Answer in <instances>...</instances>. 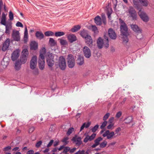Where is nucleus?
<instances>
[{
    "instance_id": "obj_1",
    "label": "nucleus",
    "mask_w": 154,
    "mask_h": 154,
    "mask_svg": "<svg viewBox=\"0 0 154 154\" xmlns=\"http://www.w3.org/2000/svg\"><path fill=\"white\" fill-rule=\"evenodd\" d=\"M119 22L121 25V32L122 35V40L124 43H126L128 41V28L125 23L122 20L119 19Z\"/></svg>"
},
{
    "instance_id": "obj_2",
    "label": "nucleus",
    "mask_w": 154,
    "mask_h": 154,
    "mask_svg": "<svg viewBox=\"0 0 154 154\" xmlns=\"http://www.w3.org/2000/svg\"><path fill=\"white\" fill-rule=\"evenodd\" d=\"M104 39H103L99 37L97 39V43L98 48H102L103 46L107 48L109 46V42L108 37L105 35H104Z\"/></svg>"
},
{
    "instance_id": "obj_3",
    "label": "nucleus",
    "mask_w": 154,
    "mask_h": 154,
    "mask_svg": "<svg viewBox=\"0 0 154 154\" xmlns=\"http://www.w3.org/2000/svg\"><path fill=\"white\" fill-rule=\"evenodd\" d=\"M46 58L48 66L52 67L54 63V56L50 52H47L46 54Z\"/></svg>"
},
{
    "instance_id": "obj_4",
    "label": "nucleus",
    "mask_w": 154,
    "mask_h": 154,
    "mask_svg": "<svg viewBox=\"0 0 154 154\" xmlns=\"http://www.w3.org/2000/svg\"><path fill=\"white\" fill-rule=\"evenodd\" d=\"M68 66L70 68H73L75 64V60L73 55L72 54H69L67 58Z\"/></svg>"
},
{
    "instance_id": "obj_5",
    "label": "nucleus",
    "mask_w": 154,
    "mask_h": 154,
    "mask_svg": "<svg viewBox=\"0 0 154 154\" xmlns=\"http://www.w3.org/2000/svg\"><path fill=\"white\" fill-rule=\"evenodd\" d=\"M28 55V51L26 49H24L22 52V55L20 58V62L24 64L26 62Z\"/></svg>"
},
{
    "instance_id": "obj_6",
    "label": "nucleus",
    "mask_w": 154,
    "mask_h": 154,
    "mask_svg": "<svg viewBox=\"0 0 154 154\" xmlns=\"http://www.w3.org/2000/svg\"><path fill=\"white\" fill-rule=\"evenodd\" d=\"M58 65L60 68L62 70H64L66 67L65 60L63 56L60 57L58 61Z\"/></svg>"
},
{
    "instance_id": "obj_7",
    "label": "nucleus",
    "mask_w": 154,
    "mask_h": 154,
    "mask_svg": "<svg viewBox=\"0 0 154 154\" xmlns=\"http://www.w3.org/2000/svg\"><path fill=\"white\" fill-rule=\"evenodd\" d=\"M138 14L141 19L144 22H147L149 20V18L146 13L143 11L140 10Z\"/></svg>"
},
{
    "instance_id": "obj_8",
    "label": "nucleus",
    "mask_w": 154,
    "mask_h": 154,
    "mask_svg": "<svg viewBox=\"0 0 154 154\" xmlns=\"http://www.w3.org/2000/svg\"><path fill=\"white\" fill-rule=\"evenodd\" d=\"M84 55L85 57L87 58H89L91 56V52L90 49L87 46H85L83 49Z\"/></svg>"
},
{
    "instance_id": "obj_9",
    "label": "nucleus",
    "mask_w": 154,
    "mask_h": 154,
    "mask_svg": "<svg viewBox=\"0 0 154 154\" xmlns=\"http://www.w3.org/2000/svg\"><path fill=\"white\" fill-rule=\"evenodd\" d=\"M37 63V57L35 56H33L30 62V68L32 69H34L36 67Z\"/></svg>"
},
{
    "instance_id": "obj_10",
    "label": "nucleus",
    "mask_w": 154,
    "mask_h": 154,
    "mask_svg": "<svg viewBox=\"0 0 154 154\" xmlns=\"http://www.w3.org/2000/svg\"><path fill=\"white\" fill-rule=\"evenodd\" d=\"M12 37L14 41H18L20 40V36L19 32L18 31H13Z\"/></svg>"
},
{
    "instance_id": "obj_11",
    "label": "nucleus",
    "mask_w": 154,
    "mask_h": 154,
    "mask_svg": "<svg viewBox=\"0 0 154 154\" xmlns=\"http://www.w3.org/2000/svg\"><path fill=\"white\" fill-rule=\"evenodd\" d=\"M114 134V132H110L108 130L103 134V136L104 137H106L108 139H111L113 137Z\"/></svg>"
},
{
    "instance_id": "obj_12",
    "label": "nucleus",
    "mask_w": 154,
    "mask_h": 154,
    "mask_svg": "<svg viewBox=\"0 0 154 154\" xmlns=\"http://www.w3.org/2000/svg\"><path fill=\"white\" fill-rule=\"evenodd\" d=\"M10 59L9 58L7 57H5L1 62V66L2 67L4 68H6L7 66L8 65Z\"/></svg>"
},
{
    "instance_id": "obj_13",
    "label": "nucleus",
    "mask_w": 154,
    "mask_h": 154,
    "mask_svg": "<svg viewBox=\"0 0 154 154\" xmlns=\"http://www.w3.org/2000/svg\"><path fill=\"white\" fill-rule=\"evenodd\" d=\"M129 14L131 16L133 20H135L137 17V14L136 12L133 8L130 7L128 10Z\"/></svg>"
},
{
    "instance_id": "obj_14",
    "label": "nucleus",
    "mask_w": 154,
    "mask_h": 154,
    "mask_svg": "<svg viewBox=\"0 0 154 154\" xmlns=\"http://www.w3.org/2000/svg\"><path fill=\"white\" fill-rule=\"evenodd\" d=\"M19 49L16 50L14 51L11 56V59L14 61L16 60L19 56Z\"/></svg>"
},
{
    "instance_id": "obj_15",
    "label": "nucleus",
    "mask_w": 154,
    "mask_h": 154,
    "mask_svg": "<svg viewBox=\"0 0 154 154\" xmlns=\"http://www.w3.org/2000/svg\"><path fill=\"white\" fill-rule=\"evenodd\" d=\"M38 63L40 69L43 70L44 68L45 65V58L39 57Z\"/></svg>"
},
{
    "instance_id": "obj_16",
    "label": "nucleus",
    "mask_w": 154,
    "mask_h": 154,
    "mask_svg": "<svg viewBox=\"0 0 154 154\" xmlns=\"http://www.w3.org/2000/svg\"><path fill=\"white\" fill-rule=\"evenodd\" d=\"M108 32L109 37L113 39H115L116 38V35L113 29L111 28L109 29Z\"/></svg>"
},
{
    "instance_id": "obj_17",
    "label": "nucleus",
    "mask_w": 154,
    "mask_h": 154,
    "mask_svg": "<svg viewBox=\"0 0 154 154\" xmlns=\"http://www.w3.org/2000/svg\"><path fill=\"white\" fill-rule=\"evenodd\" d=\"M72 141L76 145L79 146L82 143L81 138L80 137L75 136L72 139Z\"/></svg>"
},
{
    "instance_id": "obj_18",
    "label": "nucleus",
    "mask_w": 154,
    "mask_h": 154,
    "mask_svg": "<svg viewBox=\"0 0 154 154\" xmlns=\"http://www.w3.org/2000/svg\"><path fill=\"white\" fill-rule=\"evenodd\" d=\"M86 43L89 46H91L92 43L93 41L91 37L88 35H87L86 37H85Z\"/></svg>"
},
{
    "instance_id": "obj_19",
    "label": "nucleus",
    "mask_w": 154,
    "mask_h": 154,
    "mask_svg": "<svg viewBox=\"0 0 154 154\" xmlns=\"http://www.w3.org/2000/svg\"><path fill=\"white\" fill-rule=\"evenodd\" d=\"M131 27L133 30L137 34H140L141 35V30L136 25H132Z\"/></svg>"
},
{
    "instance_id": "obj_20",
    "label": "nucleus",
    "mask_w": 154,
    "mask_h": 154,
    "mask_svg": "<svg viewBox=\"0 0 154 154\" xmlns=\"http://www.w3.org/2000/svg\"><path fill=\"white\" fill-rule=\"evenodd\" d=\"M96 134L93 133L91 136L87 135L84 140L83 141L85 143H87L88 141H91L93 140L95 137Z\"/></svg>"
},
{
    "instance_id": "obj_21",
    "label": "nucleus",
    "mask_w": 154,
    "mask_h": 154,
    "mask_svg": "<svg viewBox=\"0 0 154 154\" xmlns=\"http://www.w3.org/2000/svg\"><path fill=\"white\" fill-rule=\"evenodd\" d=\"M10 43V39L8 38L5 41L3 44V45L2 48V50L3 51H5L8 48Z\"/></svg>"
},
{
    "instance_id": "obj_22",
    "label": "nucleus",
    "mask_w": 154,
    "mask_h": 154,
    "mask_svg": "<svg viewBox=\"0 0 154 154\" xmlns=\"http://www.w3.org/2000/svg\"><path fill=\"white\" fill-rule=\"evenodd\" d=\"M84 59L83 57L79 55L76 60L77 64L81 66L84 63Z\"/></svg>"
},
{
    "instance_id": "obj_23",
    "label": "nucleus",
    "mask_w": 154,
    "mask_h": 154,
    "mask_svg": "<svg viewBox=\"0 0 154 154\" xmlns=\"http://www.w3.org/2000/svg\"><path fill=\"white\" fill-rule=\"evenodd\" d=\"M12 23L11 22L8 23L5 26V33L9 34L10 30L12 28Z\"/></svg>"
},
{
    "instance_id": "obj_24",
    "label": "nucleus",
    "mask_w": 154,
    "mask_h": 154,
    "mask_svg": "<svg viewBox=\"0 0 154 154\" xmlns=\"http://www.w3.org/2000/svg\"><path fill=\"white\" fill-rule=\"evenodd\" d=\"M67 38L68 40L71 43H72L76 40V36L74 34H69L68 35Z\"/></svg>"
},
{
    "instance_id": "obj_25",
    "label": "nucleus",
    "mask_w": 154,
    "mask_h": 154,
    "mask_svg": "<svg viewBox=\"0 0 154 154\" xmlns=\"http://www.w3.org/2000/svg\"><path fill=\"white\" fill-rule=\"evenodd\" d=\"M95 23L97 25H100L102 24L101 19L99 16H97L94 19Z\"/></svg>"
},
{
    "instance_id": "obj_26",
    "label": "nucleus",
    "mask_w": 154,
    "mask_h": 154,
    "mask_svg": "<svg viewBox=\"0 0 154 154\" xmlns=\"http://www.w3.org/2000/svg\"><path fill=\"white\" fill-rule=\"evenodd\" d=\"M1 23L4 26L6 25V17L5 14L4 13H2V17L1 18Z\"/></svg>"
},
{
    "instance_id": "obj_27",
    "label": "nucleus",
    "mask_w": 154,
    "mask_h": 154,
    "mask_svg": "<svg viewBox=\"0 0 154 154\" xmlns=\"http://www.w3.org/2000/svg\"><path fill=\"white\" fill-rule=\"evenodd\" d=\"M38 43L35 41L31 42L30 44V48L32 50H36L38 48Z\"/></svg>"
},
{
    "instance_id": "obj_28",
    "label": "nucleus",
    "mask_w": 154,
    "mask_h": 154,
    "mask_svg": "<svg viewBox=\"0 0 154 154\" xmlns=\"http://www.w3.org/2000/svg\"><path fill=\"white\" fill-rule=\"evenodd\" d=\"M35 36L37 38L39 39H42L44 37L43 33L41 32L37 31L35 33Z\"/></svg>"
},
{
    "instance_id": "obj_29",
    "label": "nucleus",
    "mask_w": 154,
    "mask_h": 154,
    "mask_svg": "<svg viewBox=\"0 0 154 154\" xmlns=\"http://www.w3.org/2000/svg\"><path fill=\"white\" fill-rule=\"evenodd\" d=\"M21 63L19 60H17L16 62L15 65V69L17 70H19L21 68Z\"/></svg>"
},
{
    "instance_id": "obj_30",
    "label": "nucleus",
    "mask_w": 154,
    "mask_h": 154,
    "mask_svg": "<svg viewBox=\"0 0 154 154\" xmlns=\"http://www.w3.org/2000/svg\"><path fill=\"white\" fill-rule=\"evenodd\" d=\"M46 49L45 48H43L40 51L39 57L40 58H44V55L46 54Z\"/></svg>"
},
{
    "instance_id": "obj_31",
    "label": "nucleus",
    "mask_w": 154,
    "mask_h": 154,
    "mask_svg": "<svg viewBox=\"0 0 154 154\" xmlns=\"http://www.w3.org/2000/svg\"><path fill=\"white\" fill-rule=\"evenodd\" d=\"M50 45L52 47L56 45V42L54 39L52 38H50L49 42Z\"/></svg>"
},
{
    "instance_id": "obj_32",
    "label": "nucleus",
    "mask_w": 154,
    "mask_h": 154,
    "mask_svg": "<svg viewBox=\"0 0 154 154\" xmlns=\"http://www.w3.org/2000/svg\"><path fill=\"white\" fill-rule=\"evenodd\" d=\"M81 28L80 26L79 25L75 26L71 29V31L72 32H75L78 31Z\"/></svg>"
},
{
    "instance_id": "obj_33",
    "label": "nucleus",
    "mask_w": 154,
    "mask_h": 154,
    "mask_svg": "<svg viewBox=\"0 0 154 154\" xmlns=\"http://www.w3.org/2000/svg\"><path fill=\"white\" fill-rule=\"evenodd\" d=\"M141 5L144 6H147L148 5V2L146 0H139Z\"/></svg>"
},
{
    "instance_id": "obj_34",
    "label": "nucleus",
    "mask_w": 154,
    "mask_h": 154,
    "mask_svg": "<svg viewBox=\"0 0 154 154\" xmlns=\"http://www.w3.org/2000/svg\"><path fill=\"white\" fill-rule=\"evenodd\" d=\"M132 120L133 118L132 116L128 117L125 120V123L127 124L129 123L132 122Z\"/></svg>"
},
{
    "instance_id": "obj_35",
    "label": "nucleus",
    "mask_w": 154,
    "mask_h": 154,
    "mask_svg": "<svg viewBox=\"0 0 154 154\" xmlns=\"http://www.w3.org/2000/svg\"><path fill=\"white\" fill-rule=\"evenodd\" d=\"M45 35L46 36H53L54 35V33L51 31H47L45 33Z\"/></svg>"
},
{
    "instance_id": "obj_36",
    "label": "nucleus",
    "mask_w": 154,
    "mask_h": 154,
    "mask_svg": "<svg viewBox=\"0 0 154 154\" xmlns=\"http://www.w3.org/2000/svg\"><path fill=\"white\" fill-rule=\"evenodd\" d=\"M69 138L67 137H64L62 140V141L64 143V145H65L67 144L69 142L68 141Z\"/></svg>"
},
{
    "instance_id": "obj_37",
    "label": "nucleus",
    "mask_w": 154,
    "mask_h": 154,
    "mask_svg": "<svg viewBox=\"0 0 154 154\" xmlns=\"http://www.w3.org/2000/svg\"><path fill=\"white\" fill-rule=\"evenodd\" d=\"M65 33L63 32H57L55 33V35L56 37L61 36L64 35Z\"/></svg>"
},
{
    "instance_id": "obj_38",
    "label": "nucleus",
    "mask_w": 154,
    "mask_h": 154,
    "mask_svg": "<svg viewBox=\"0 0 154 154\" xmlns=\"http://www.w3.org/2000/svg\"><path fill=\"white\" fill-rule=\"evenodd\" d=\"M107 142L106 141H104L100 144V147L101 148L105 147L107 144Z\"/></svg>"
},
{
    "instance_id": "obj_39",
    "label": "nucleus",
    "mask_w": 154,
    "mask_h": 154,
    "mask_svg": "<svg viewBox=\"0 0 154 154\" xmlns=\"http://www.w3.org/2000/svg\"><path fill=\"white\" fill-rule=\"evenodd\" d=\"M102 138L101 137H99L94 140V143H96L98 145L100 144V142L102 140Z\"/></svg>"
},
{
    "instance_id": "obj_40",
    "label": "nucleus",
    "mask_w": 154,
    "mask_h": 154,
    "mask_svg": "<svg viewBox=\"0 0 154 154\" xmlns=\"http://www.w3.org/2000/svg\"><path fill=\"white\" fill-rule=\"evenodd\" d=\"M74 131V128H70L67 132V135H70Z\"/></svg>"
},
{
    "instance_id": "obj_41",
    "label": "nucleus",
    "mask_w": 154,
    "mask_h": 154,
    "mask_svg": "<svg viewBox=\"0 0 154 154\" xmlns=\"http://www.w3.org/2000/svg\"><path fill=\"white\" fill-rule=\"evenodd\" d=\"M139 0H133V3L135 7H138L139 5Z\"/></svg>"
},
{
    "instance_id": "obj_42",
    "label": "nucleus",
    "mask_w": 154,
    "mask_h": 154,
    "mask_svg": "<svg viewBox=\"0 0 154 154\" xmlns=\"http://www.w3.org/2000/svg\"><path fill=\"white\" fill-rule=\"evenodd\" d=\"M107 123V122L106 121H104L102 123L100 126V128L101 129H103L104 127L106 126Z\"/></svg>"
},
{
    "instance_id": "obj_43",
    "label": "nucleus",
    "mask_w": 154,
    "mask_h": 154,
    "mask_svg": "<svg viewBox=\"0 0 154 154\" xmlns=\"http://www.w3.org/2000/svg\"><path fill=\"white\" fill-rule=\"evenodd\" d=\"M60 43L61 45H65L67 44V42L66 40L60 39Z\"/></svg>"
},
{
    "instance_id": "obj_44",
    "label": "nucleus",
    "mask_w": 154,
    "mask_h": 154,
    "mask_svg": "<svg viewBox=\"0 0 154 154\" xmlns=\"http://www.w3.org/2000/svg\"><path fill=\"white\" fill-rule=\"evenodd\" d=\"M110 115V114L109 113H106L103 117V120L106 121V120L108 119V118L109 117Z\"/></svg>"
},
{
    "instance_id": "obj_45",
    "label": "nucleus",
    "mask_w": 154,
    "mask_h": 154,
    "mask_svg": "<svg viewBox=\"0 0 154 154\" xmlns=\"http://www.w3.org/2000/svg\"><path fill=\"white\" fill-rule=\"evenodd\" d=\"M98 127L99 125H96L91 129L93 133L95 132Z\"/></svg>"
},
{
    "instance_id": "obj_46",
    "label": "nucleus",
    "mask_w": 154,
    "mask_h": 154,
    "mask_svg": "<svg viewBox=\"0 0 154 154\" xmlns=\"http://www.w3.org/2000/svg\"><path fill=\"white\" fill-rule=\"evenodd\" d=\"M9 19L12 20L14 19V15L13 14L11 11H10L9 13Z\"/></svg>"
},
{
    "instance_id": "obj_47",
    "label": "nucleus",
    "mask_w": 154,
    "mask_h": 154,
    "mask_svg": "<svg viewBox=\"0 0 154 154\" xmlns=\"http://www.w3.org/2000/svg\"><path fill=\"white\" fill-rule=\"evenodd\" d=\"M64 149L63 151V153H66L68 151H69L70 150V147H65L64 148Z\"/></svg>"
},
{
    "instance_id": "obj_48",
    "label": "nucleus",
    "mask_w": 154,
    "mask_h": 154,
    "mask_svg": "<svg viewBox=\"0 0 154 154\" xmlns=\"http://www.w3.org/2000/svg\"><path fill=\"white\" fill-rule=\"evenodd\" d=\"M122 112L121 111H119L117 113L116 115V117L117 119L119 118L122 116Z\"/></svg>"
},
{
    "instance_id": "obj_49",
    "label": "nucleus",
    "mask_w": 154,
    "mask_h": 154,
    "mask_svg": "<svg viewBox=\"0 0 154 154\" xmlns=\"http://www.w3.org/2000/svg\"><path fill=\"white\" fill-rule=\"evenodd\" d=\"M28 30L27 29V28L26 26H25V31L24 32V36H26V37H28Z\"/></svg>"
},
{
    "instance_id": "obj_50",
    "label": "nucleus",
    "mask_w": 154,
    "mask_h": 154,
    "mask_svg": "<svg viewBox=\"0 0 154 154\" xmlns=\"http://www.w3.org/2000/svg\"><path fill=\"white\" fill-rule=\"evenodd\" d=\"M42 143V142L41 141H39L36 143L35 145V146L37 148H39L41 145Z\"/></svg>"
},
{
    "instance_id": "obj_51",
    "label": "nucleus",
    "mask_w": 154,
    "mask_h": 154,
    "mask_svg": "<svg viewBox=\"0 0 154 154\" xmlns=\"http://www.w3.org/2000/svg\"><path fill=\"white\" fill-rule=\"evenodd\" d=\"M16 25L17 27H20L22 28L23 27V25L20 22H17L16 24Z\"/></svg>"
},
{
    "instance_id": "obj_52",
    "label": "nucleus",
    "mask_w": 154,
    "mask_h": 154,
    "mask_svg": "<svg viewBox=\"0 0 154 154\" xmlns=\"http://www.w3.org/2000/svg\"><path fill=\"white\" fill-rule=\"evenodd\" d=\"M11 149V147L10 146H8L5 147L3 149V150L4 151H8Z\"/></svg>"
},
{
    "instance_id": "obj_53",
    "label": "nucleus",
    "mask_w": 154,
    "mask_h": 154,
    "mask_svg": "<svg viewBox=\"0 0 154 154\" xmlns=\"http://www.w3.org/2000/svg\"><path fill=\"white\" fill-rule=\"evenodd\" d=\"M102 18L103 23H104V24H106V21L105 15L104 14H102Z\"/></svg>"
},
{
    "instance_id": "obj_54",
    "label": "nucleus",
    "mask_w": 154,
    "mask_h": 154,
    "mask_svg": "<svg viewBox=\"0 0 154 154\" xmlns=\"http://www.w3.org/2000/svg\"><path fill=\"white\" fill-rule=\"evenodd\" d=\"M80 34L82 37H83L85 38V37H86V36L87 35H86L85 32V31H83L81 32Z\"/></svg>"
},
{
    "instance_id": "obj_55",
    "label": "nucleus",
    "mask_w": 154,
    "mask_h": 154,
    "mask_svg": "<svg viewBox=\"0 0 154 154\" xmlns=\"http://www.w3.org/2000/svg\"><path fill=\"white\" fill-rule=\"evenodd\" d=\"M91 29L94 32H96L97 30L96 26L94 25H92L91 26Z\"/></svg>"
},
{
    "instance_id": "obj_56",
    "label": "nucleus",
    "mask_w": 154,
    "mask_h": 154,
    "mask_svg": "<svg viewBox=\"0 0 154 154\" xmlns=\"http://www.w3.org/2000/svg\"><path fill=\"white\" fill-rule=\"evenodd\" d=\"M53 142L54 140H51L47 145V147L48 148L50 147L52 145Z\"/></svg>"
},
{
    "instance_id": "obj_57",
    "label": "nucleus",
    "mask_w": 154,
    "mask_h": 154,
    "mask_svg": "<svg viewBox=\"0 0 154 154\" xmlns=\"http://www.w3.org/2000/svg\"><path fill=\"white\" fill-rule=\"evenodd\" d=\"M85 151L84 150H82V151H80L79 150L76 153H75V154H83L85 153Z\"/></svg>"
},
{
    "instance_id": "obj_58",
    "label": "nucleus",
    "mask_w": 154,
    "mask_h": 154,
    "mask_svg": "<svg viewBox=\"0 0 154 154\" xmlns=\"http://www.w3.org/2000/svg\"><path fill=\"white\" fill-rule=\"evenodd\" d=\"M121 130V128L120 127H118L115 129V131L116 134H118Z\"/></svg>"
},
{
    "instance_id": "obj_59",
    "label": "nucleus",
    "mask_w": 154,
    "mask_h": 154,
    "mask_svg": "<svg viewBox=\"0 0 154 154\" xmlns=\"http://www.w3.org/2000/svg\"><path fill=\"white\" fill-rule=\"evenodd\" d=\"M33 73L35 75H37L39 73L38 70V69H35L33 72Z\"/></svg>"
},
{
    "instance_id": "obj_60",
    "label": "nucleus",
    "mask_w": 154,
    "mask_h": 154,
    "mask_svg": "<svg viewBox=\"0 0 154 154\" xmlns=\"http://www.w3.org/2000/svg\"><path fill=\"white\" fill-rule=\"evenodd\" d=\"M34 153V150L32 149H31L27 151L26 153V154H33Z\"/></svg>"
},
{
    "instance_id": "obj_61",
    "label": "nucleus",
    "mask_w": 154,
    "mask_h": 154,
    "mask_svg": "<svg viewBox=\"0 0 154 154\" xmlns=\"http://www.w3.org/2000/svg\"><path fill=\"white\" fill-rule=\"evenodd\" d=\"M34 128L33 127L30 128L29 129V133H32L34 130Z\"/></svg>"
},
{
    "instance_id": "obj_62",
    "label": "nucleus",
    "mask_w": 154,
    "mask_h": 154,
    "mask_svg": "<svg viewBox=\"0 0 154 154\" xmlns=\"http://www.w3.org/2000/svg\"><path fill=\"white\" fill-rule=\"evenodd\" d=\"M114 125L112 124H111L107 126V128L108 129H111L113 126Z\"/></svg>"
},
{
    "instance_id": "obj_63",
    "label": "nucleus",
    "mask_w": 154,
    "mask_h": 154,
    "mask_svg": "<svg viewBox=\"0 0 154 154\" xmlns=\"http://www.w3.org/2000/svg\"><path fill=\"white\" fill-rule=\"evenodd\" d=\"M76 148H74L72 149H70V150H69V152L70 153H72L73 152L76 150Z\"/></svg>"
},
{
    "instance_id": "obj_64",
    "label": "nucleus",
    "mask_w": 154,
    "mask_h": 154,
    "mask_svg": "<svg viewBox=\"0 0 154 154\" xmlns=\"http://www.w3.org/2000/svg\"><path fill=\"white\" fill-rule=\"evenodd\" d=\"M91 123L90 122H88L87 123H85V128H88L90 125Z\"/></svg>"
}]
</instances>
